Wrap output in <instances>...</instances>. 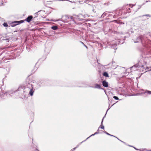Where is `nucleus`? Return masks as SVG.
<instances>
[{"label": "nucleus", "instance_id": "obj_1", "mask_svg": "<svg viewBox=\"0 0 151 151\" xmlns=\"http://www.w3.org/2000/svg\"><path fill=\"white\" fill-rule=\"evenodd\" d=\"M147 58H143L139 61H138L137 64L131 67L130 69L132 71H135L137 69V68L143 67L144 65H146L147 63Z\"/></svg>", "mask_w": 151, "mask_h": 151}, {"label": "nucleus", "instance_id": "obj_2", "mask_svg": "<svg viewBox=\"0 0 151 151\" xmlns=\"http://www.w3.org/2000/svg\"><path fill=\"white\" fill-rule=\"evenodd\" d=\"M25 91L28 93L29 95L32 96L33 95L35 91L33 85H32V82L29 81L26 83L25 86Z\"/></svg>", "mask_w": 151, "mask_h": 151}, {"label": "nucleus", "instance_id": "obj_3", "mask_svg": "<svg viewBox=\"0 0 151 151\" xmlns=\"http://www.w3.org/2000/svg\"><path fill=\"white\" fill-rule=\"evenodd\" d=\"M65 19L64 20L63 19H62V21L64 22H67L69 21H73V22H75V20L74 19V17L69 16L67 15H65Z\"/></svg>", "mask_w": 151, "mask_h": 151}, {"label": "nucleus", "instance_id": "obj_4", "mask_svg": "<svg viewBox=\"0 0 151 151\" xmlns=\"http://www.w3.org/2000/svg\"><path fill=\"white\" fill-rule=\"evenodd\" d=\"M74 19L78 20V21L83 20L84 19L83 18H85L84 15H83L82 14H79L78 15H74Z\"/></svg>", "mask_w": 151, "mask_h": 151}, {"label": "nucleus", "instance_id": "obj_5", "mask_svg": "<svg viewBox=\"0 0 151 151\" xmlns=\"http://www.w3.org/2000/svg\"><path fill=\"white\" fill-rule=\"evenodd\" d=\"M23 22L24 21L23 20L14 22L12 23L11 26L12 27H14L18 24H19L20 23H23Z\"/></svg>", "mask_w": 151, "mask_h": 151}, {"label": "nucleus", "instance_id": "obj_6", "mask_svg": "<svg viewBox=\"0 0 151 151\" xmlns=\"http://www.w3.org/2000/svg\"><path fill=\"white\" fill-rule=\"evenodd\" d=\"M132 6L133 5L132 4H129V6L127 5L126 8V9L124 11V12L125 13V14L130 13L131 12V10L129 7L130 6L131 7H132Z\"/></svg>", "mask_w": 151, "mask_h": 151}, {"label": "nucleus", "instance_id": "obj_7", "mask_svg": "<svg viewBox=\"0 0 151 151\" xmlns=\"http://www.w3.org/2000/svg\"><path fill=\"white\" fill-rule=\"evenodd\" d=\"M38 14H40L41 17L43 18H45L46 16V13L45 11L42 10H40L38 11Z\"/></svg>", "mask_w": 151, "mask_h": 151}, {"label": "nucleus", "instance_id": "obj_8", "mask_svg": "<svg viewBox=\"0 0 151 151\" xmlns=\"http://www.w3.org/2000/svg\"><path fill=\"white\" fill-rule=\"evenodd\" d=\"M143 36L142 35H141L138 37L136 39V41H134V42H140L142 41V39L143 38Z\"/></svg>", "mask_w": 151, "mask_h": 151}, {"label": "nucleus", "instance_id": "obj_9", "mask_svg": "<svg viewBox=\"0 0 151 151\" xmlns=\"http://www.w3.org/2000/svg\"><path fill=\"white\" fill-rule=\"evenodd\" d=\"M102 85L103 86L105 87H107L108 86V83L105 80H104L102 81Z\"/></svg>", "mask_w": 151, "mask_h": 151}, {"label": "nucleus", "instance_id": "obj_10", "mask_svg": "<svg viewBox=\"0 0 151 151\" xmlns=\"http://www.w3.org/2000/svg\"><path fill=\"white\" fill-rule=\"evenodd\" d=\"M33 18L32 16H28L27 18L25 20L28 22H29Z\"/></svg>", "mask_w": 151, "mask_h": 151}, {"label": "nucleus", "instance_id": "obj_11", "mask_svg": "<svg viewBox=\"0 0 151 151\" xmlns=\"http://www.w3.org/2000/svg\"><path fill=\"white\" fill-rule=\"evenodd\" d=\"M98 64H99V67H98L99 68V70H98V72H99L100 73H101L102 71V69L104 68L103 66L102 65H101L100 64H99V63H98Z\"/></svg>", "mask_w": 151, "mask_h": 151}, {"label": "nucleus", "instance_id": "obj_12", "mask_svg": "<svg viewBox=\"0 0 151 151\" xmlns=\"http://www.w3.org/2000/svg\"><path fill=\"white\" fill-rule=\"evenodd\" d=\"M106 115V114L105 115ZM105 115L104 116L103 118L102 119V121L101 123V125L99 127V128H101V129H104V127L103 125V119L105 117Z\"/></svg>", "mask_w": 151, "mask_h": 151}, {"label": "nucleus", "instance_id": "obj_13", "mask_svg": "<svg viewBox=\"0 0 151 151\" xmlns=\"http://www.w3.org/2000/svg\"><path fill=\"white\" fill-rule=\"evenodd\" d=\"M101 86L99 84H96L94 88H95L101 89Z\"/></svg>", "mask_w": 151, "mask_h": 151}, {"label": "nucleus", "instance_id": "obj_14", "mask_svg": "<svg viewBox=\"0 0 151 151\" xmlns=\"http://www.w3.org/2000/svg\"><path fill=\"white\" fill-rule=\"evenodd\" d=\"M103 75L104 76L106 77H109V76L108 73L106 72H104L103 73Z\"/></svg>", "mask_w": 151, "mask_h": 151}, {"label": "nucleus", "instance_id": "obj_15", "mask_svg": "<svg viewBox=\"0 0 151 151\" xmlns=\"http://www.w3.org/2000/svg\"><path fill=\"white\" fill-rule=\"evenodd\" d=\"M51 29L54 30H56L58 29V27L56 26H53L51 27Z\"/></svg>", "mask_w": 151, "mask_h": 151}, {"label": "nucleus", "instance_id": "obj_16", "mask_svg": "<svg viewBox=\"0 0 151 151\" xmlns=\"http://www.w3.org/2000/svg\"><path fill=\"white\" fill-rule=\"evenodd\" d=\"M108 13L107 12H104L102 15L101 17H104V16H107L108 15Z\"/></svg>", "mask_w": 151, "mask_h": 151}, {"label": "nucleus", "instance_id": "obj_17", "mask_svg": "<svg viewBox=\"0 0 151 151\" xmlns=\"http://www.w3.org/2000/svg\"><path fill=\"white\" fill-rule=\"evenodd\" d=\"M85 141H86V140H84V141H82V142H81V143H80L78 145L76 146V148H78V147L79 146V145H81L82 143H83V142H85Z\"/></svg>", "mask_w": 151, "mask_h": 151}, {"label": "nucleus", "instance_id": "obj_18", "mask_svg": "<svg viewBox=\"0 0 151 151\" xmlns=\"http://www.w3.org/2000/svg\"><path fill=\"white\" fill-rule=\"evenodd\" d=\"M145 93H147L149 94H151V91L147 90L145 92Z\"/></svg>", "mask_w": 151, "mask_h": 151}, {"label": "nucleus", "instance_id": "obj_19", "mask_svg": "<svg viewBox=\"0 0 151 151\" xmlns=\"http://www.w3.org/2000/svg\"><path fill=\"white\" fill-rule=\"evenodd\" d=\"M145 16L147 17H151V15H150L149 14H146V15H142V17H145Z\"/></svg>", "mask_w": 151, "mask_h": 151}, {"label": "nucleus", "instance_id": "obj_20", "mask_svg": "<svg viewBox=\"0 0 151 151\" xmlns=\"http://www.w3.org/2000/svg\"><path fill=\"white\" fill-rule=\"evenodd\" d=\"M3 26L5 27H7L8 26V24L6 22H4L3 24Z\"/></svg>", "mask_w": 151, "mask_h": 151}, {"label": "nucleus", "instance_id": "obj_21", "mask_svg": "<svg viewBox=\"0 0 151 151\" xmlns=\"http://www.w3.org/2000/svg\"><path fill=\"white\" fill-rule=\"evenodd\" d=\"M113 98L115 100H118L119 99V98L116 96H114Z\"/></svg>", "mask_w": 151, "mask_h": 151}, {"label": "nucleus", "instance_id": "obj_22", "mask_svg": "<svg viewBox=\"0 0 151 151\" xmlns=\"http://www.w3.org/2000/svg\"><path fill=\"white\" fill-rule=\"evenodd\" d=\"M41 86H44L45 85V83H44V81H42V82H41Z\"/></svg>", "mask_w": 151, "mask_h": 151}, {"label": "nucleus", "instance_id": "obj_23", "mask_svg": "<svg viewBox=\"0 0 151 151\" xmlns=\"http://www.w3.org/2000/svg\"><path fill=\"white\" fill-rule=\"evenodd\" d=\"M115 103H114V104H113V105H112L110 107H109V108L107 110V111H106V113H107V111H108V110Z\"/></svg>", "mask_w": 151, "mask_h": 151}, {"label": "nucleus", "instance_id": "obj_24", "mask_svg": "<svg viewBox=\"0 0 151 151\" xmlns=\"http://www.w3.org/2000/svg\"><path fill=\"white\" fill-rule=\"evenodd\" d=\"M99 129H98L97 131L96 132H95L94 133L95 135L96 134H98L99 133Z\"/></svg>", "mask_w": 151, "mask_h": 151}, {"label": "nucleus", "instance_id": "obj_25", "mask_svg": "<svg viewBox=\"0 0 151 151\" xmlns=\"http://www.w3.org/2000/svg\"><path fill=\"white\" fill-rule=\"evenodd\" d=\"M104 133H106V134H107L108 135H109V136L111 135V134H109V133H108V132H107L106 131H104Z\"/></svg>", "mask_w": 151, "mask_h": 151}, {"label": "nucleus", "instance_id": "obj_26", "mask_svg": "<svg viewBox=\"0 0 151 151\" xmlns=\"http://www.w3.org/2000/svg\"><path fill=\"white\" fill-rule=\"evenodd\" d=\"M117 139L119 140V141H120L121 142H122L123 143H124V144H126V143L125 142H124L122 141V140H120L119 139H118V138H117Z\"/></svg>", "mask_w": 151, "mask_h": 151}, {"label": "nucleus", "instance_id": "obj_27", "mask_svg": "<svg viewBox=\"0 0 151 151\" xmlns=\"http://www.w3.org/2000/svg\"><path fill=\"white\" fill-rule=\"evenodd\" d=\"M76 148V147H74V148H73V149H72V150L73 151L75 150Z\"/></svg>", "mask_w": 151, "mask_h": 151}, {"label": "nucleus", "instance_id": "obj_28", "mask_svg": "<svg viewBox=\"0 0 151 151\" xmlns=\"http://www.w3.org/2000/svg\"><path fill=\"white\" fill-rule=\"evenodd\" d=\"M117 43H116V44H114V45L113 46H116V45H117Z\"/></svg>", "mask_w": 151, "mask_h": 151}, {"label": "nucleus", "instance_id": "obj_29", "mask_svg": "<svg viewBox=\"0 0 151 151\" xmlns=\"http://www.w3.org/2000/svg\"><path fill=\"white\" fill-rule=\"evenodd\" d=\"M94 135H95V133H94V134H92L91 135H90V137H91V136H94Z\"/></svg>", "mask_w": 151, "mask_h": 151}, {"label": "nucleus", "instance_id": "obj_30", "mask_svg": "<svg viewBox=\"0 0 151 151\" xmlns=\"http://www.w3.org/2000/svg\"><path fill=\"white\" fill-rule=\"evenodd\" d=\"M110 136H112V137H116V138H117V137H116L115 136H114V135H111H111H110Z\"/></svg>", "mask_w": 151, "mask_h": 151}, {"label": "nucleus", "instance_id": "obj_31", "mask_svg": "<svg viewBox=\"0 0 151 151\" xmlns=\"http://www.w3.org/2000/svg\"><path fill=\"white\" fill-rule=\"evenodd\" d=\"M67 0H58V1H67Z\"/></svg>", "mask_w": 151, "mask_h": 151}, {"label": "nucleus", "instance_id": "obj_32", "mask_svg": "<svg viewBox=\"0 0 151 151\" xmlns=\"http://www.w3.org/2000/svg\"><path fill=\"white\" fill-rule=\"evenodd\" d=\"M135 150H138L139 149L136 148L135 147H133Z\"/></svg>", "mask_w": 151, "mask_h": 151}, {"label": "nucleus", "instance_id": "obj_33", "mask_svg": "<svg viewBox=\"0 0 151 151\" xmlns=\"http://www.w3.org/2000/svg\"><path fill=\"white\" fill-rule=\"evenodd\" d=\"M90 137L89 136V137H88L85 140H86H86H87V139H88L89 137Z\"/></svg>", "mask_w": 151, "mask_h": 151}, {"label": "nucleus", "instance_id": "obj_34", "mask_svg": "<svg viewBox=\"0 0 151 151\" xmlns=\"http://www.w3.org/2000/svg\"><path fill=\"white\" fill-rule=\"evenodd\" d=\"M84 46L86 47V48H87V47L84 44Z\"/></svg>", "mask_w": 151, "mask_h": 151}, {"label": "nucleus", "instance_id": "obj_35", "mask_svg": "<svg viewBox=\"0 0 151 151\" xmlns=\"http://www.w3.org/2000/svg\"><path fill=\"white\" fill-rule=\"evenodd\" d=\"M139 151H143V150L141 149H139Z\"/></svg>", "mask_w": 151, "mask_h": 151}, {"label": "nucleus", "instance_id": "obj_36", "mask_svg": "<svg viewBox=\"0 0 151 151\" xmlns=\"http://www.w3.org/2000/svg\"><path fill=\"white\" fill-rule=\"evenodd\" d=\"M148 0V1H146V2H148L149 1H149V0Z\"/></svg>", "mask_w": 151, "mask_h": 151}, {"label": "nucleus", "instance_id": "obj_37", "mask_svg": "<svg viewBox=\"0 0 151 151\" xmlns=\"http://www.w3.org/2000/svg\"><path fill=\"white\" fill-rule=\"evenodd\" d=\"M70 151H73L72 149H71Z\"/></svg>", "mask_w": 151, "mask_h": 151}, {"label": "nucleus", "instance_id": "obj_38", "mask_svg": "<svg viewBox=\"0 0 151 151\" xmlns=\"http://www.w3.org/2000/svg\"><path fill=\"white\" fill-rule=\"evenodd\" d=\"M7 93H6L4 94V95H6Z\"/></svg>", "mask_w": 151, "mask_h": 151}, {"label": "nucleus", "instance_id": "obj_39", "mask_svg": "<svg viewBox=\"0 0 151 151\" xmlns=\"http://www.w3.org/2000/svg\"><path fill=\"white\" fill-rule=\"evenodd\" d=\"M8 93H9V95H10V94H9V93H10L9 92H8Z\"/></svg>", "mask_w": 151, "mask_h": 151}, {"label": "nucleus", "instance_id": "obj_40", "mask_svg": "<svg viewBox=\"0 0 151 151\" xmlns=\"http://www.w3.org/2000/svg\"><path fill=\"white\" fill-rule=\"evenodd\" d=\"M114 49H116V48H115V47H114Z\"/></svg>", "mask_w": 151, "mask_h": 151}, {"label": "nucleus", "instance_id": "obj_41", "mask_svg": "<svg viewBox=\"0 0 151 151\" xmlns=\"http://www.w3.org/2000/svg\"><path fill=\"white\" fill-rule=\"evenodd\" d=\"M148 151H151V150H148Z\"/></svg>", "mask_w": 151, "mask_h": 151}, {"label": "nucleus", "instance_id": "obj_42", "mask_svg": "<svg viewBox=\"0 0 151 151\" xmlns=\"http://www.w3.org/2000/svg\"><path fill=\"white\" fill-rule=\"evenodd\" d=\"M119 14V15H120L121 14Z\"/></svg>", "mask_w": 151, "mask_h": 151}, {"label": "nucleus", "instance_id": "obj_43", "mask_svg": "<svg viewBox=\"0 0 151 151\" xmlns=\"http://www.w3.org/2000/svg\"><path fill=\"white\" fill-rule=\"evenodd\" d=\"M130 146V147H133L132 146Z\"/></svg>", "mask_w": 151, "mask_h": 151}, {"label": "nucleus", "instance_id": "obj_44", "mask_svg": "<svg viewBox=\"0 0 151 151\" xmlns=\"http://www.w3.org/2000/svg\"><path fill=\"white\" fill-rule=\"evenodd\" d=\"M37 64V63H36V64L35 65H36Z\"/></svg>", "mask_w": 151, "mask_h": 151}, {"label": "nucleus", "instance_id": "obj_45", "mask_svg": "<svg viewBox=\"0 0 151 151\" xmlns=\"http://www.w3.org/2000/svg\"><path fill=\"white\" fill-rule=\"evenodd\" d=\"M146 19H145V20Z\"/></svg>", "mask_w": 151, "mask_h": 151}, {"label": "nucleus", "instance_id": "obj_46", "mask_svg": "<svg viewBox=\"0 0 151 151\" xmlns=\"http://www.w3.org/2000/svg\"><path fill=\"white\" fill-rule=\"evenodd\" d=\"M82 43L83 44H83V42H82Z\"/></svg>", "mask_w": 151, "mask_h": 151}, {"label": "nucleus", "instance_id": "obj_47", "mask_svg": "<svg viewBox=\"0 0 151 151\" xmlns=\"http://www.w3.org/2000/svg\"><path fill=\"white\" fill-rule=\"evenodd\" d=\"M38 151H39L38 150Z\"/></svg>", "mask_w": 151, "mask_h": 151}]
</instances>
